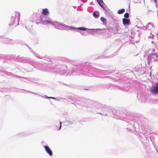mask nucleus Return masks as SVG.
Segmentation results:
<instances>
[{
	"label": "nucleus",
	"instance_id": "1",
	"mask_svg": "<svg viewBox=\"0 0 158 158\" xmlns=\"http://www.w3.org/2000/svg\"><path fill=\"white\" fill-rule=\"evenodd\" d=\"M44 147L47 153L50 156H52V152L50 148L47 146H44Z\"/></svg>",
	"mask_w": 158,
	"mask_h": 158
},
{
	"label": "nucleus",
	"instance_id": "12",
	"mask_svg": "<svg viewBox=\"0 0 158 158\" xmlns=\"http://www.w3.org/2000/svg\"><path fill=\"white\" fill-rule=\"evenodd\" d=\"M61 123H62L61 122H60V127H59V130H60L61 127Z\"/></svg>",
	"mask_w": 158,
	"mask_h": 158
},
{
	"label": "nucleus",
	"instance_id": "16",
	"mask_svg": "<svg viewBox=\"0 0 158 158\" xmlns=\"http://www.w3.org/2000/svg\"><path fill=\"white\" fill-rule=\"evenodd\" d=\"M157 57H158V56H157Z\"/></svg>",
	"mask_w": 158,
	"mask_h": 158
},
{
	"label": "nucleus",
	"instance_id": "13",
	"mask_svg": "<svg viewBox=\"0 0 158 158\" xmlns=\"http://www.w3.org/2000/svg\"><path fill=\"white\" fill-rule=\"evenodd\" d=\"M48 98H52V99H56L55 98L52 97H48Z\"/></svg>",
	"mask_w": 158,
	"mask_h": 158
},
{
	"label": "nucleus",
	"instance_id": "9",
	"mask_svg": "<svg viewBox=\"0 0 158 158\" xmlns=\"http://www.w3.org/2000/svg\"><path fill=\"white\" fill-rule=\"evenodd\" d=\"M124 16L126 18H128L129 17V15L127 13H126L124 14Z\"/></svg>",
	"mask_w": 158,
	"mask_h": 158
},
{
	"label": "nucleus",
	"instance_id": "5",
	"mask_svg": "<svg viewBox=\"0 0 158 158\" xmlns=\"http://www.w3.org/2000/svg\"><path fill=\"white\" fill-rule=\"evenodd\" d=\"M98 4L102 7V8H104L103 4V2L102 0H97Z\"/></svg>",
	"mask_w": 158,
	"mask_h": 158
},
{
	"label": "nucleus",
	"instance_id": "6",
	"mask_svg": "<svg viewBox=\"0 0 158 158\" xmlns=\"http://www.w3.org/2000/svg\"><path fill=\"white\" fill-rule=\"evenodd\" d=\"M125 12V10L123 9H119L118 11V13L119 14H121Z\"/></svg>",
	"mask_w": 158,
	"mask_h": 158
},
{
	"label": "nucleus",
	"instance_id": "10",
	"mask_svg": "<svg viewBox=\"0 0 158 158\" xmlns=\"http://www.w3.org/2000/svg\"><path fill=\"white\" fill-rule=\"evenodd\" d=\"M93 16L95 18H98L99 17V15H96L95 11H94L93 13Z\"/></svg>",
	"mask_w": 158,
	"mask_h": 158
},
{
	"label": "nucleus",
	"instance_id": "15",
	"mask_svg": "<svg viewBox=\"0 0 158 158\" xmlns=\"http://www.w3.org/2000/svg\"><path fill=\"white\" fill-rule=\"evenodd\" d=\"M11 19L12 20H15V19L14 18V17H12L11 18Z\"/></svg>",
	"mask_w": 158,
	"mask_h": 158
},
{
	"label": "nucleus",
	"instance_id": "14",
	"mask_svg": "<svg viewBox=\"0 0 158 158\" xmlns=\"http://www.w3.org/2000/svg\"><path fill=\"white\" fill-rule=\"evenodd\" d=\"M154 2H155V3L156 6L157 7V1H156V0H154Z\"/></svg>",
	"mask_w": 158,
	"mask_h": 158
},
{
	"label": "nucleus",
	"instance_id": "3",
	"mask_svg": "<svg viewBox=\"0 0 158 158\" xmlns=\"http://www.w3.org/2000/svg\"><path fill=\"white\" fill-rule=\"evenodd\" d=\"M151 92L154 94H158V85L151 90Z\"/></svg>",
	"mask_w": 158,
	"mask_h": 158
},
{
	"label": "nucleus",
	"instance_id": "7",
	"mask_svg": "<svg viewBox=\"0 0 158 158\" xmlns=\"http://www.w3.org/2000/svg\"><path fill=\"white\" fill-rule=\"evenodd\" d=\"M44 24H52V22L51 21H49L48 20H46L44 21Z\"/></svg>",
	"mask_w": 158,
	"mask_h": 158
},
{
	"label": "nucleus",
	"instance_id": "4",
	"mask_svg": "<svg viewBox=\"0 0 158 158\" xmlns=\"http://www.w3.org/2000/svg\"><path fill=\"white\" fill-rule=\"evenodd\" d=\"M49 13L48 10L47 9H43L42 11V13L44 15H47Z\"/></svg>",
	"mask_w": 158,
	"mask_h": 158
},
{
	"label": "nucleus",
	"instance_id": "8",
	"mask_svg": "<svg viewBox=\"0 0 158 158\" xmlns=\"http://www.w3.org/2000/svg\"><path fill=\"white\" fill-rule=\"evenodd\" d=\"M77 29L81 31H85L86 30V28L83 27H78Z\"/></svg>",
	"mask_w": 158,
	"mask_h": 158
},
{
	"label": "nucleus",
	"instance_id": "11",
	"mask_svg": "<svg viewBox=\"0 0 158 158\" xmlns=\"http://www.w3.org/2000/svg\"><path fill=\"white\" fill-rule=\"evenodd\" d=\"M101 19L103 22H104L106 21V19L103 17H101Z\"/></svg>",
	"mask_w": 158,
	"mask_h": 158
},
{
	"label": "nucleus",
	"instance_id": "2",
	"mask_svg": "<svg viewBox=\"0 0 158 158\" xmlns=\"http://www.w3.org/2000/svg\"><path fill=\"white\" fill-rule=\"evenodd\" d=\"M122 21L124 25L126 24L127 25H129L130 22V19L126 18H123L122 19Z\"/></svg>",
	"mask_w": 158,
	"mask_h": 158
}]
</instances>
